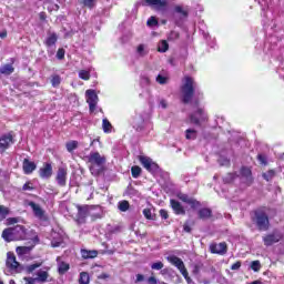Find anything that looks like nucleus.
I'll list each match as a JSON object with an SVG mask.
<instances>
[{"label":"nucleus","mask_w":284,"mask_h":284,"mask_svg":"<svg viewBox=\"0 0 284 284\" xmlns=\"http://www.w3.org/2000/svg\"><path fill=\"white\" fill-rule=\"evenodd\" d=\"M85 161L90 163L89 170L93 176H99L105 170V156L101 153L93 151L85 156Z\"/></svg>","instance_id":"1"},{"label":"nucleus","mask_w":284,"mask_h":284,"mask_svg":"<svg viewBox=\"0 0 284 284\" xmlns=\"http://www.w3.org/2000/svg\"><path fill=\"white\" fill-rule=\"evenodd\" d=\"M181 92L183 103H190V101H192V97H194V92H199V84L194 82L193 78L185 77L183 80Z\"/></svg>","instance_id":"2"},{"label":"nucleus","mask_w":284,"mask_h":284,"mask_svg":"<svg viewBox=\"0 0 284 284\" xmlns=\"http://www.w3.org/2000/svg\"><path fill=\"white\" fill-rule=\"evenodd\" d=\"M2 239L10 243L11 241H23L26 239V229L21 225L6 229L2 232Z\"/></svg>","instance_id":"3"},{"label":"nucleus","mask_w":284,"mask_h":284,"mask_svg":"<svg viewBox=\"0 0 284 284\" xmlns=\"http://www.w3.org/2000/svg\"><path fill=\"white\" fill-rule=\"evenodd\" d=\"M92 216V219H100V214H94V207L85 205L78 206V223H85V219Z\"/></svg>","instance_id":"4"},{"label":"nucleus","mask_w":284,"mask_h":284,"mask_svg":"<svg viewBox=\"0 0 284 284\" xmlns=\"http://www.w3.org/2000/svg\"><path fill=\"white\" fill-rule=\"evenodd\" d=\"M255 223L261 232H267L270 230V217H267L265 212H255Z\"/></svg>","instance_id":"5"},{"label":"nucleus","mask_w":284,"mask_h":284,"mask_svg":"<svg viewBox=\"0 0 284 284\" xmlns=\"http://www.w3.org/2000/svg\"><path fill=\"white\" fill-rule=\"evenodd\" d=\"M29 207H31L36 219L43 223V225H48V215L45 214V211L41 209V205L30 202Z\"/></svg>","instance_id":"6"},{"label":"nucleus","mask_w":284,"mask_h":284,"mask_svg":"<svg viewBox=\"0 0 284 284\" xmlns=\"http://www.w3.org/2000/svg\"><path fill=\"white\" fill-rule=\"evenodd\" d=\"M87 103H89L90 112H95L97 103H99V95H97V91L89 89L85 91Z\"/></svg>","instance_id":"7"},{"label":"nucleus","mask_w":284,"mask_h":284,"mask_svg":"<svg viewBox=\"0 0 284 284\" xmlns=\"http://www.w3.org/2000/svg\"><path fill=\"white\" fill-rule=\"evenodd\" d=\"M139 161L148 172H151V174L159 172V164L152 161V159L141 155Z\"/></svg>","instance_id":"8"},{"label":"nucleus","mask_w":284,"mask_h":284,"mask_svg":"<svg viewBox=\"0 0 284 284\" xmlns=\"http://www.w3.org/2000/svg\"><path fill=\"white\" fill-rule=\"evenodd\" d=\"M37 283H50V267L43 266L34 273Z\"/></svg>","instance_id":"9"},{"label":"nucleus","mask_w":284,"mask_h":284,"mask_svg":"<svg viewBox=\"0 0 284 284\" xmlns=\"http://www.w3.org/2000/svg\"><path fill=\"white\" fill-rule=\"evenodd\" d=\"M6 265L10 272H21V264L17 262V256H14V253L9 252L7 254Z\"/></svg>","instance_id":"10"},{"label":"nucleus","mask_w":284,"mask_h":284,"mask_svg":"<svg viewBox=\"0 0 284 284\" xmlns=\"http://www.w3.org/2000/svg\"><path fill=\"white\" fill-rule=\"evenodd\" d=\"M207 119V115L205 114V111L201 108H199L193 114L190 115V122L193 123V125H201L203 121Z\"/></svg>","instance_id":"11"},{"label":"nucleus","mask_w":284,"mask_h":284,"mask_svg":"<svg viewBox=\"0 0 284 284\" xmlns=\"http://www.w3.org/2000/svg\"><path fill=\"white\" fill-rule=\"evenodd\" d=\"M55 181L60 187H65L68 183V169L65 166H60L58 169Z\"/></svg>","instance_id":"12"},{"label":"nucleus","mask_w":284,"mask_h":284,"mask_svg":"<svg viewBox=\"0 0 284 284\" xmlns=\"http://www.w3.org/2000/svg\"><path fill=\"white\" fill-rule=\"evenodd\" d=\"M169 263L171 265H174V267H178L182 276H186L187 268H185V263H183V260L181 257H176L174 255L168 257Z\"/></svg>","instance_id":"13"},{"label":"nucleus","mask_w":284,"mask_h":284,"mask_svg":"<svg viewBox=\"0 0 284 284\" xmlns=\"http://www.w3.org/2000/svg\"><path fill=\"white\" fill-rule=\"evenodd\" d=\"M282 239H283V234L278 231H275L264 236L263 241H264V245H266V247H270L271 245H274V243H278V241H281Z\"/></svg>","instance_id":"14"},{"label":"nucleus","mask_w":284,"mask_h":284,"mask_svg":"<svg viewBox=\"0 0 284 284\" xmlns=\"http://www.w3.org/2000/svg\"><path fill=\"white\" fill-rule=\"evenodd\" d=\"M240 181L246 185H252L254 178L252 176V169L243 166L240 171Z\"/></svg>","instance_id":"15"},{"label":"nucleus","mask_w":284,"mask_h":284,"mask_svg":"<svg viewBox=\"0 0 284 284\" xmlns=\"http://www.w3.org/2000/svg\"><path fill=\"white\" fill-rule=\"evenodd\" d=\"M170 0H144V6L154 8L155 10H165Z\"/></svg>","instance_id":"16"},{"label":"nucleus","mask_w":284,"mask_h":284,"mask_svg":"<svg viewBox=\"0 0 284 284\" xmlns=\"http://www.w3.org/2000/svg\"><path fill=\"white\" fill-rule=\"evenodd\" d=\"M210 250L212 254H220V256H223L227 254V244L225 242H221L219 244H211Z\"/></svg>","instance_id":"17"},{"label":"nucleus","mask_w":284,"mask_h":284,"mask_svg":"<svg viewBox=\"0 0 284 284\" xmlns=\"http://www.w3.org/2000/svg\"><path fill=\"white\" fill-rule=\"evenodd\" d=\"M131 125L134 130H143V125H145V118L141 113H135V115L131 120Z\"/></svg>","instance_id":"18"},{"label":"nucleus","mask_w":284,"mask_h":284,"mask_svg":"<svg viewBox=\"0 0 284 284\" xmlns=\"http://www.w3.org/2000/svg\"><path fill=\"white\" fill-rule=\"evenodd\" d=\"M14 143V141L12 140V135L10 134H4L0 138V153L3 154V152H6V150H8L10 148V145H12Z\"/></svg>","instance_id":"19"},{"label":"nucleus","mask_w":284,"mask_h":284,"mask_svg":"<svg viewBox=\"0 0 284 284\" xmlns=\"http://www.w3.org/2000/svg\"><path fill=\"white\" fill-rule=\"evenodd\" d=\"M40 179H50L52 176V163L45 162L42 168L39 169Z\"/></svg>","instance_id":"20"},{"label":"nucleus","mask_w":284,"mask_h":284,"mask_svg":"<svg viewBox=\"0 0 284 284\" xmlns=\"http://www.w3.org/2000/svg\"><path fill=\"white\" fill-rule=\"evenodd\" d=\"M179 199L180 201H183V203H187V205H191L192 210L201 207V202L196 201L193 197H189L187 194H180Z\"/></svg>","instance_id":"21"},{"label":"nucleus","mask_w":284,"mask_h":284,"mask_svg":"<svg viewBox=\"0 0 284 284\" xmlns=\"http://www.w3.org/2000/svg\"><path fill=\"white\" fill-rule=\"evenodd\" d=\"M22 170L24 174H32V172H34V170H37V163L24 159L22 162Z\"/></svg>","instance_id":"22"},{"label":"nucleus","mask_w":284,"mask_h":284,"mask_svg":"<svg viewBox=\"0 0 284 284\" xmlns=\"http://www.w3.org/2000/svg\"><path fill=\"white\" fill-rule=\"evenodd\" d=\"M155 81L159 85H168V83H170V73H168V71H161L156 75Z\"/></svg>","instance_id":"23"},{"label":"nucleus","mask_w":284,"mask_h":284,"mask_svg":"<svg viewBox=\"0 0 284 284\" xmlns=\"http://www.w3.org/2000/svg\"><path fill=\"white\" fill-rule=\"evenodd\" d=\"M51 236H52V240H51L52 247H61V245H63V235L57 232H52Z\"/></svg>","instance_id":"24"},{"label":"nucleus","mask_w":284,"mask_h":284,"mask_svg":"<svg viewBox=\"0 0 284 284\" xmlns=\"http://www.w3.org/2000/svg\"><path fill=\"white\" fill-rule=\"evenodd\" d=\"M170 205L175 214H185V209L181 205V202L172 199L170 200Z\"/></svg>","instance_id":"25"},{"label":"nucleus","mask_w":284,"mask_h":284,"mask_svg":"<svg viewBox=\"0 0 284 284\" xmlns=\"http://www.w3.org/2000/svg\"><path fill=\"white\" fill-rule=\"evenodd\" d=\"M197 216L202 221H207V219L212 217V210L207 207L200 209L197 212Z\"/></svg>","instance_id":"26"},{"label":"nucleus","mask_w":284,"mask_h":284,"mask_svg":"<svg viewBox=\"0 0 284 284\" xmlns=\"http://www.w3.org/2000/svg\"><path fill=\"white\" fill-rule=\"evenodd\" d=\"M81 256L82 258H97V256H99V251L97 250H92V251H89V250H81Z\"/></svg>","instance_id":"27"},{"label":"nucleus","mask_w":284,"mask_h":284,"mask_svg":"<svg viewBox=\"0 0 284 284\" xmlns=\"http://www.w3.org/2000/svg\"><path fill=\"white\" fill-rule=\"evenodd\" d=\"M57 263H58L59 274H65V272H68V270H70V264L61 261V257H57Z\"/></svg>","instance_id":"28"},{"label":"nucleus","mask_w":284,"mask_h":284,"mask_svg":"<svg viewBox=\"0 0 284 284\" xmlns=\"http://www.w3.org/2000/svg\"><path fill=\"white\" fill-rule=\"evenodd\" d=\"M184 134L187 141H195V139L199 136V132L194 129H186Z\"/></svg>","instance_id":"29"},{"label":"nucleus","mask_w":284,"mask_h":284,"mask_svg":"<svg viewBox=\"0 0 284 284\" xmlns=\"http://www.w3.org/2000/svg\"><path fill=\"white\" fill-rule=\"evenodd\" d=\"M102 130L105 134H110L112 132V123H110V120L106 118L102 120Z\"/></svg>","instance_id":"30"},{"label":"nucleus","mask_w":284,"mask_h":284,"mask_svg":"<svg viewBox=\"0 0 284 284\" xmlns=\"http://www.w3.org/2000/svg\"><path fill=\"white\" fill-rule=\"evenodd\" d=\"M59 38L57 37V33H51L48 38H47V40H45V45L48 47V48H52V45H55L57 44V40H58Z\"/></svg>","instance_id":"31"},{"label":"nucleus","mask_w":284,"mask_h":284,"mask_svg":"<svg viewBox=\"0 0 284 284\" xmlns=\"http://www.w3.org/2000/svg\"><path fill=\"white\" fill-rule=\"evenodd\" d=\"M12 72H14V67H12V64H4L0 68L1 74L10 75Z\"/></svg>","instance_id":"32"},{"label":"nucleus","mask_w":284,"mask_h":284,"mask_svg":"<svg viewBox=\"0 0 284 284\" xmlns=\"http://www.w3.org/2000/svg\"><path fill=\"white\" fill-rule=\"evenodd\" d=\"M168 50H170V44L168 43V41L165 40H161L158 43V52H168Z\"/></svg>","instance_id":"33"},{"label":"nucleus","mask_w":284,"mask_h":284,"mask_svg":"<svg viewBox=\"0 0 284 284\" xmlns=\"http://www.w3.org/2000/svg\"><path fill=\"white\" fill-rule=\"evenodd\" d=\"M149 52H150V50L148 49V45H145V44H140L136 48V53L139 54V57H145Z\"/></svg>","instance_id":"34"},{"label":"nucleus","mask_w":284,"mask_h":284,"mask_svg":"<svg viewBox=\"0 0 284 284\" xmlns=\"http://www.w3.org/2000/svg\"><path fill=\"white\" fill-rule=\"evenodd\" d=\"M118 210H120V212H128V210H130V202L125 200L120 201L118 203Z\"/></svg>","instance_id":"35"},{"label":"nucleus","mask_w":284,"mask_h":284,"mask_svg":"<svg viewBox=\"0 0 284 284\" xmlns=\"http://www.w3.org/2000/svg\"><path fill=\"white\" fill-rule=\"evenodd\" d=\"M18 256H26V254H30V247L28 246H18L16 248Z\"/></svg>","instance_id":"36"},{"label":"nucleus","mask_w":284,"mask_h":284,"mask_svg":"<svg viewBox=\"0 0 284 284\" xmlns=\"http://www.w3.org/2000/svg\"><path fill=\"white\" fill-rule=\"evenodd\" d=\"M65 148L69 152H74V150H77V148H79V142L78 141H69L65 144Z\"/></svg>","instance_id":"37"},{"label":"nucleus","mask_w":284,"mask_h":284,"mask_svg":"<svg viewBox=\"0 0 284 284\" xmlns=\"http://www.w3.org/2000/svg\"><path fill=\"white\" fill-rule=\"evenodd\" d=\"M8 214H10V209L4 205H0V221L6 220L8 217Z\"/></svg>","instance_id":"38"},{"label":"nucleus","mask_w":284,"mask_h":284,"mask_svg":"<svg viewBox=\"0 0 284 284\" xmlns=\"http://www.w3.org/2000/svg\"><path fill=\"white\" fill-rule=\"evenodd\" d=\"M239 179V175L234 173H229L223 178L224 183H234Z\"/></svg>","instance_id":"39"},{"label":"nucleus","mask_w":284,"mask_h":284,"mask_svg":"<svg viewBox=\"0 0 284 284\" xmlns=\"http://www.w3.org/2000/svg\"><path fill=\"white\" fill-rule=\"evenodd\" d=\"M78 77L82 81H90V70H80Z\"/></svg>","instance_id":"40"},{"label":"nucleus","mask_w":284,"mask_h":284,"mask_svg":"<svg viewBox=\"0 0 284 284\" xmlns=\"http://www.w3.org/2000/svg\"><path fill=\"white\" fill-rule=\"evenodd\" d=\"M79 283L80 284H90V275L85 272L80 273Z\"/></svg>","instance_id":"41"},{"label":"nucleus","mask_w":284,"mask_h":284,"mask_svg":"<svg viewBox=\"0 0 284 284\" xmlns=\"http://www.w3.org/2000/svg\"><path fill=\"white\" fill-rule=\"evenodd\" d=\"M39 267H41V263L30 264V265L26 266V272L28 274H32V272H34V270H39Z\"/></svg>","instance_id":"42"},{"label":"nucleus","mask_w":284,"mask_h":284,"mask_svg":"<svg viewBox=\"0 0 284 284\" xmlns=\"http://www.w3.org/2000/svg\"><path fill=\"white\" fill-rule=\"evenodd\" d=\"M276 176V172L274 170H270L266 173H263L264 181H272Z\"/></svg>","instance_id":"43"},{"label":"nucleus","mask_w":284,"mask_h":284,"mask_svg":"<svg viewBox=\"0 0 284 284\" xmlns=\"http://www.w3.org/2000/svg\"><path fill=\"white\" fill-rule=\"evenodd\" d=\"M131 174H132L133 179H139V176H141V168L136 166V165L132 166Z\"/></svg>","instance_id":"44"},{"label":"nucleus","mask_w":284,"mask_h":284,"mask_svg":"<svg viewBox=\"0 0 284 284\" xmlns=\"http://www.w3.org/2000/svg\"><path fill=\"white\" fill-rule=\"evenodd\" d=\"M146 26H149V28H154V26H159V20H156L155 17H151L148 19Z\"/></svg>","instance_id":"45"},{"label":"nucleus","mask_w":284,"mask_h":284,"mask_svg":"<svg viewBox=\"0 0 284 284\" xmlns=\"http://www.w3.org/2000/svg\"><path fill=\"white\" fill-rule=\"evenodd\" d=\"M158 106L162 110H168V100L160 98L158 102Z\"/></svg>","instance_id":"46"},{"label":"nucleus","mask_w":284,"mask_h":284,"mask_svg":"<svg viewBox=\"0 0 284 284\" xmlns=\"http://www.w3.org/2000/svg\"><path fill=\"white\" fill-rule=\"evenodd\" d=\"M95 3H97V0H83V6L85 8H89L90 10H92V8H94Z\"/></svg>","instance_id":"47"},{"label":"nucleus","mask_w":284,"mask_h":284,"mask_svg":"<svg viewBox=\"0 0 284 284\" xmlns=\"http://www.w3.org/2000/svg\"><path fill=\"white\" fill-rule=\"evenodd\" d=\"M51 83H52L53 88H57V85L61 84V77L53 75L52 79H51Z\"/></svg>","instance_id":"48"},{"label":"nucleus","mask_w":284,"mask_h":284,"mask_svg":"<svg viewBox=\"0 0 284 284\" xmlns=\"http://www.w3.org/2000/svg\"><path fill=\"white\" fill-rule=\"evenodd\" d=\"M251 268L253 270V272H258L261 270V262L258 261H253L251 263Z\"/></svg>","instance_id":"49"},{"label":"nucleus","mask_w":284,"mask_h":284,"mask_svg":"<svg viewBox=\"0 0 284 284\" xmlns=\"http://www.w3.org/2000/svg\"><path fill=\"white\" fill-rule=\"evenodd\" d=\"M23 192H32L34 190V186H32V182H27L22 186Z\"/></svg>","instance_id":"50"},{"label":"nucleus","mask_w":284,"mask_h":284,"mask_svg":"<svg viewBox=\"0 0 284 284\" xmlns=\"http://www.w3.org/2000/svg\"><path fill=\"white\" fill-rule=\"evenodd\" d=\"M163 267H164V264H163V262H155V263H153V264H151V270H163Z\"/></svg>","instance_id":"51"},{"label":"nucleus","mask_w":284,"mask_h":284,"mask_svg":"<svg viewBox=\"0 0 284 284\" xmlns=\"http://www.w3.org/2000/svg\"><path fill=\"white\" fill-rule=\"evenodd\" d=\"M217 161H219L220 165H230V159H227L223 155H220Z\"/></svg>","instance_id":"52"},{"label":"nucleus","mask_w":284,"mask_h":284,"mask_svg":"<svg viewBox=\"0 0 284 284\" xmlns=\"http://www.w3.org/2000/svg\"><path fill=\"white\" fill-rule=\"evenodd\" d=\"M142 213H143V215L145 216V219H148V221H152V210H150V209H144L143 211H142Z\"/></svg>","instance_id":"53"},{"label":"nucleus","mask_w":284,"mask_h":284,"mask_svg":"<svg viewBox=\"0 0 284 284\" xmlns=\"http://www.w3.org/2000/svg\"><path fill=\"white\" fill-rule=\"evenodd\" d=\"M257 160L262 165H267V158L264 154H258Z\"/></svg>","instance_id":"54"},{"label":"nucleus","mask_w":284,"mask_h":284,"mask_svg":"<svg viewBox=\"0 0 284 284\" xmlns=\"http://www.w3.org/2000/svg\"><path fill=\"white\" fill-rule=\"evenodd\" d=\"M175 12H178L179 14H182V17H187V11H185L184 9H182V7H175Z\"/></svg>","instance_id":"55"},{"label":"nucleus","mask_w":284,"mask_h":284,"mask_svg":"<svg viewBox=\"0 0 284 284\" xmlns=\"http://www.w3.org/2000/svg\"><path fill=\"white\" fill-rule=\"evenodd\" d=\"M169 39L171 41H174V40L179 39V32L178 31H171L170 34H169Z\"/></svg>","instance_id":"56"},{"label":"nucleus","mask_w":284,"mask_h":284,"mask_svg":"<svg viewBox=\"0 0 284 284\" xmlns=\"http://www.w3.org/2000/svg\"><path fill=\"white\" fill-rule=\"evenodd\" d=\"M64 57H65V50L59 49L57 52V59L61 61V59H64Z\"/></svg>","instance_id":"57"},{"label":"nucleus","mask_w":284,"mask_h":284,"mask_svg":"<svg viewBox=\"0 0 284 284\" xmlns=\"http://www.w3.org/2000/svg\"><path fill=\"white\" fill-rule=\"evenodd\" d=\"M26 284H36V277H24Z\"/></svg>","instance_id":"58"},{"label":"nucleus","mask_w":284,"mask_h":284,"mask_svg":"<svg viewBox=\"0 0 284 284\" xmlns=\"http://www.w3.org/2000/svg\"><path fill=\"white\" fill-rule=\"evenodd\" d=\"M160 216L161 219L168 220L169 219V214L165 210H160Z\"/></svg>","instance_id":"59"},{"label":"nucleus","mask_w":284,"mask_h":284,"mask_svg":"<svg viewBox=\"0 0 284 284\" xmlns=\"http://www.w3.org/2000/svg\"><path fill=\"white\" fill-rule=\"evenodd\" d=\"M231 270L233 271L241 270V262H235L234 264H232Z\"/></svg>","instance_id":"60"},{"label":"nucleus","mask_w":284,"mask_h":284,"mask_svg":"<svg viewBox=\"0 0 284 284\" xmlns=\"http://www.w3.org/2000/svg\"><path fill=\"white\" fill-rule=\"evenodd\" d=\"M48 10L50 12H52V11L57 12L59 10V4H51V6L48 7Z\"/></svg>","instance_id":"61"},{"label":"nucleus","mask_w":284,"mask_h":284,"mask_svg":"<svg viewBox=\"0 0 284 284\" xmlns=\"http://www.w3.org/2000/svg\"><path fill=\"white\" fill-rule=\"evenodd\" d=\"M148 283L149 284H158L159 280H156V277H154V276H151V277L148 278Z\"/></svg>","instance_id":"62"},{"label":"nucleus","mask_w":284,"mask_h":284,"mask_svg":"<svg viewBox=\"0 0 284 284\" xmlns=\"http://www.w3.org/2000/svg\"><path fill=\"white\" fill-rule=\"evenodd\" d=\"M143 281H145V276H143V274H138V275H136L135 283H141V282H143Z\"/></svg>","instance_id":"63"},{"label":"nucleus","mask_w":284,"mask_h":284,"mask_svg":"<svg viewBox=\"0 0 284 284\" xmlns=\"http://www.w3.org/2000/svg\"><path fill=\"white\" fill-rule=\"evenodd\" d=\"M183 277L185 278V281H186L187 284H194V283L192 282V278L190 277L187 271H186V275H183Z\"/></svg>","instance_id":"64"}]
</instances>
